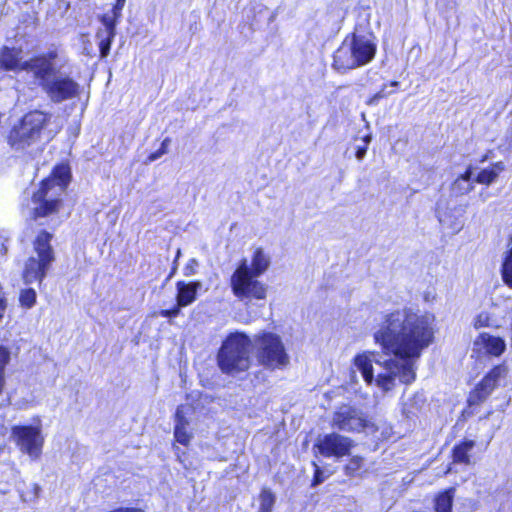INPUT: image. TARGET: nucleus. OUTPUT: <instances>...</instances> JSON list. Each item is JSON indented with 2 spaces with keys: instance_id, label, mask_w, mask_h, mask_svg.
Here are the masks:
<instances>
[{
  "instance_id": "obj_1",
  "label": "nucleus",
  "mask_w": 512,
  "mask_h": 512,
  "mask_svg": "<svg viewBox=\"0 0 512 512\" xmlns=\"http://www.w3.org/2000/svg\"><path fill=\"white\" fill-rule=\"evenodd\" d=\"M434 326L433 314L412 307L384 312L373 338L386 355L394 358L383 362L384 372L376 378L372 364H381L378 353L365 351L357 354L353 364L368 385L375 381L383 392L392 390L396 380L410 384L416 378V362L434 340Z\"/></svg>"
},
{
  "instance_id": "obj_2",
  "label": "nucleus",
  "mask_w": 512,
  "mask_h": 512,
  "mask_svg": "<svg viewBox=\"0 0 512 512\" xmlns=\"http://www.w3.org/2000/svg\"><path fill=\"white\" fill-rule=\"evenodd\" d=\"M58 52L51 49L29 59L24 66L38 82L47 98L54 104H60L78 98L80 84L67 74H56Z\"/></svg>"
},
{
  "instance_id": "obj_3",
  "label": "nucleus",
  "mask_w": 512,
  "mask_h": 512,
  "mask_svg": "<svg viewBox=\"0 0 512 512\" xmlns=\"http://www.w3.org/2000/svg\"><path fill=\"white\" fill-rule=\"evenodd\" d=\"M70 180V169L67 165H58L52 175L41 182L40 188L33 193L34 218L49 216L58 211L61 197Z\"/></svg>"
},
{
  "instance_id": "obj_4",
  "label": "nucleus",
  "mask_w": 512,
  "mask_h": 512,
  "mask_svg": "<svg viewBox=\"0 0 512 512\" xmlns=\"http://www.w3.org/2000/svg\"><path fill=\"white\" fill-rule=\"evenodd\" d=\"M377 46L371 36L352 33L347 35L333 56V67L337 71H347L370 63L376 54Z\"/></svg>"
},
{
  "instance_id": "obj_5",
  "label": "nucleus",
  "mask_w": 512,
  "mask_h": 512,
  "mask_svg": "<svg viewBox=\"0 0 512 512\" xmlns=\"http://www.w3.org/2000/svg\"><path fill=\"white\" fill-rule=\"evenodd\" d=\"M252 340L244 332H231L223 340L218 353L219 369L228 375H236L249 369Z\"/></svg>"
},
{
  "instance_id": "obj_6",
  "label": "nucleus",
  "mask_w": 512,
  "mask_h": 512,
  "mask_svg": "<svg viewBox=\"0 0 512 512\" xmlns=\"http://www.w3.org/2000/svg\"><path fill=\"white\" fill-rule=\"evenodd\" d=\"M52 114L40 110L26 113L8 135V143L15 151H25L37 144L46 133Z\"/></svg>"
},
{
  "instance_id": "obj_7",
  "label": "nucleus",
  "mask_w": 512,
  "mask_h": 512,
  "mask_svg": "<svg viewBox=\"0 0 512 512\" xmlns=\"http://www.w3.org/2000/svg\"><path fill=\"white\" fill-rule=\"evenodd\" d=\"M52 234L41 231L33 242V254L25 262L22 277L25 284L38 282L45 279L55 260L54 250L51 246Z\"/></svg>"
},
{
  "instance_id": "obj_8",
  "label": "nucleus",
  "mask_w": 512,
  "mask_h": 512,
  "mask_svg": "<svg viewBox=\"0 0 512 512\" xmlns=\"http://www.w3.org/2000/svg\"><path fill=\"white\" fill-rule=\"evenodd\" d=\"M257 352V359L261 365L268 369H283L289 364V356L285 346L277 334L262 332L253 340Z\"/></svg>"
},
{
  "instance_id": "obj_9",
  "label": "nucleus",
  "mask_w": 512,
  "mask_h": 512,
  "mask_svg": "<svg viewBox=\"0 0 512 512\" xmlns=\"http://www.w3.org/2000/svg\"><path fill=\"white\" fill-rule=\"evenodd\" d=\"M250 271L247 259H242L230 279L231 290L240 300H262L266 297V286Z\"/></svg>"
},
{
  "instance_id": "obj_10",
  "label": "nucleus",
  "mask_w": 512,
  "mask_h": 512,
  "mask_svg": "<svg viewBox=\"0 0 512 512\" xmlns=\"http://www.w3.org/2000/svg\"><path fill=\"white\" fill-rule=\"evenodd\" d=\"M11 437L21 452L36 460L42 453L44 439L40 425H16L11 429Z\"/></svg>"
},
{
  "instance_id": "obj_11",
  "label": "nucleus",
  "mask_w": 512,
  "mask_h": 512,
  "mask_svg": "<svg viewBox=\"0 0 512 512\" xmlns=\"http://www.w3.org/2000/svg\"><path fill=\"white\" fill-rule=\"evenodd\" d=\"M332 424L335 428L346 432L369 434L375 431L374 424L368 421L360 410L348 405L340 407L334 413Z\"/></svg>"
},
{
  "instance_id": "obj_12",
  "label": "nucleus",
  "mask_w": 512,
  "mask_h": 512,
  "mask_svg": "<svg viewBox=\"0 0 512 512\" xmlns=\"http://www.w3.org/2000/svg\"><path fill=\"white\" fill-rule=\"evenodd\" d=\"M353 446L354 442L352 439L335 432L320 436L315 443V448L318 449V452L327 458H341L349 455Z\"/></svg>"
},
{
  "instance_id": "obj_13",
  "label": "nucleus",
  "mask_w": 512,
  "mask_h": 512,
  "mask_svg": "<svg viewBox=\"0 0 512 512\" xmlns=\"http://www.w3.org/2000/svg\"><path fill=\"white\" fill-rule=\"evenodd\" d=\"M507 373L508 369L503 364L493 367L470 393L469 402L478 404L486 400L498 386L499 381L507 376Z\"/></svg>"
},
{
  "instance_id": "obj_14",
  "label": "nucleus",
  "mask_w": 512,
  "mask_h": 512,
  "mask_svg": "<svg viewBox=\"0 0 512 512\" xmlns=\"http://www.w3.org/2000/svg\"><path fill=\"white\" fill-rule=\"evenodd\" d=\"M193 409L190 405H179L174 415V438L181 445H189L192 439V433L188 431L189 416Z\"/></svg>"
},
{
  "instance_id": "obj_15",
  "label": "nucleus",
  "mask_w": 512,
  "mask_h": 512,
  "mask_svg": "<svg viewBox=\"0 0 512 512\" xmlns=\"http://www.w3.org/2000/svg\"><path fill=\"white\" fill-rule=\"evenodd\" d=\"M102 27L96 32L100 57L105 58L110 53L112 41L116 35V24L109 17H99Z\"/></svg>"
},
{
  "instance_id": "obj_16",
  "label": "nucleus",
  "mask_w": 512,
  "mask_h": 512,
  "mask_svg": "<svg viewBox=\"0 0 512 512\" xmlns=\"http://www.w3.org/2000/svg\"><path fill=\"white\" fill-rule=\"evenodd\" d=\"M29 60L21 61V50L9 47H3L0 51V71H26L29 70L24 68L25 64Z\"/></svg>"
},
{
  "instance_id": "obj_17",
  "label": "nucleus",
  "mask_w": 512,
  "mask_h": 512,
  "mask_svg": "<svg viewBox=\"0 0 512 512\" xmlns=\"http://www.w3.org/2000/svg\"><path fill=\"white\" fill-rule=\"evenodd\" d=\"M474 347L477 351L483 349L487 354L498 357L505 351L506 343L501 337L481 333L475 339Z\"/></svg>"
},
{
  "instance_id": "obj_18",
  "label": "nucleus",
  "mask_w": 512,
  "mask_h": 512,
  "mask_svg": "<svg viewBox=\"0 0 512 512\" xmlns=\"http://www.w3.org/2000/svg\"><path fill=\"white\" fill-rule=\"evenodd\" d=\"M201 286L202 285L199 281H193L189 283L178 281L176 284L178 306L186 307L193 303L196 299L197 291L201 288Z\"/></svg>"
},
{
  "instance_id": "obj_19",
  "label": "nucleus",
  "mask_w": 512,
  "mask_h": 512,
  "mask_svg": "<svg viewBox=\"0 0 512 512\" xmlns=\"http://www.w3.org/2000/svg\"><path fill=\"white\" fill-rule=\"evenodd\" d=\"M474 170L469 166L466 171L460 175L452 184L451 192L455 196H460L469 193L473 189L472 176Z\"/></svg>"
},
{
  "instance_id": "obj_20",
  "label": "nucleus",
  "mask_w": 512,
  "mask_h": 512,
  "mask_svg": "<svg viewBox=\"0 0 512 512\" xmlns=\"http://www.w3.org/2000/svg\"><path fill=\"white\" fill-rule=\"evenodd\" d=\"M250 266V271L255 276H261L270 266V257L262 248H256Z\"/></svg>"
},
{
  "instance_id": "obj_21",
  "label": "nucleus",
  "mask_w": 512,
  "mask_h": 512,
  "mask_svg": "<svg viewBox=\"0 0 512 512\" xmlns=\"http://www.w3.org/2000/svg\"><path fill=\"white\" fill-rule=\"evenodd\" d=\"M505 165L503 162H496L490 167L482 169L476 176L475 181L479 184L489 185L493 183L499 174L504 171Z\"/></svg>"
},
{
  "instance_id": "obj_22",
  "label": "nucleus",
  "mask_w": 512,
  "mask_h": 512,
  "mask_svg": "<svg viewBox=\"0 0 512 512\" xmlns=\"http://www.w3.org/2000/svg\"><path fill=\"white\" fill-rule=\"evenodd\" d=\"M475 441L464 440L453 448V461L455 463L469 464L470 455L469 452L474 448Z\"/></svg>"
},
{
  "instance_id": "obj_23",
  "label": "nucleus",
  "mask_w": 512,
  "mask_h": 512,
  "mask_svg": "<svg viewBox=\"0 0 512 512\" xmlns=\"http://www.w3.org/2000/svg\"><path fill=\"white\" fill-rule=\"evenodd\" d=\"M454 495V487H450L439 493L435 498L436 512H451Z\"/></svg>"
},
{
  "instance_id": "obj_24",
  "label": "nucleus",
  "mask_w": 512,
  "mask_h": 512,
  "mask_svg": "<svg viewBox=\"0 0 512 512\" xmlns=\"http://www.w3.org/2000/svg\"><path fill=\"white\" fill-rule=\"evenodd\" d=\"M501 277L505 285L512 289V245L503 254Z\"/></svg>"
},
{
  "instance_id": "obj_25",
  "label": "nucleus",
  "mask_w": 512,
  "mask_h": 512,
  "mask_svg": "<svg viewBox=\"0 0 512 512\" xmlns=\"http://www.w3.org/2000/svg\"><path fill=\"white\" fill-rule=\"evenodd\" d=\"M11 351L6 346L0 345V395L2 394L6 379H5V369L8 363L10 362Z\"/></svg>"
},
{
  "instance_id": "obj_26",
  "label": "nucleus",
  "mask_w": 512,
  "mask_h": 512,
  "mask_svg": "<svg viewBox=\"0 0 512 512\" xmlns=\"http://www.w3.org/2000/svg\"><path fill=\"white\" fill-rule=\"evenodd\" d=\"M37 299V293L33 288H25L20 291L19 303L22 308L31 309Z\"/></svg>"
},
{
  "instance_id": "obj_27",
  "label": "nucleus",
  "mask_w": 512,
  "mask_h": 512,
  "mask_svg": "<svg viewBox=\"0 0 512 512\" xmlns=\"http://www.w3.org/2000/svg\"><path fill=\"white\" fill-rule=\"evenodd\" d=\"M260 506L258 512H272L275 496L269 489H263L259 496Z\"/></svg>"
},
{
  "instance_id": "obj_28",
  "label": "nucleus",
  "mask_w": 512,
  "mask_h": 512,
  "mask_svg": "<svg viewBox=\"0 0 512 512\" xmlns=\"http://www.w3.org/2000/svg\"><path fill=\"white\" fill-rule=\"evenodd\" d=\"M125 5V2L116 0L115 5L111 9V11L101 15L100 17H109L113 23L117 25L118 19L121 16V11Z\"/></svg>"
},
{
  "instance_id": "obj_29",
  "label": "nucleus",
  "mask_w": 512,
  "mask_h": 512,
  "mask_svg": "<svg viewBox=\"0 0 512 512\" xmlns=\"http://www.w3.org/2000/svg\"><path fill=\"white\" fill-rule=\"evenodd\" d=\"M363 465V458L354 456L350 459L349 463L345 466L346 474L349 476L354 475Z\"/></svg>"
},
{
  "instance_id": "obj_30",
  "label": "nucleus",
  "mask_w": 512,
  "mask_h": 512,
  "mask_svg": "<svg viewBox=\"0 0 512 512\" xmlns=\"http://www.w3.org/2000/svg\"><path fill=\"white\" fill-rule=\"evenodd\" d=\"M478 508V502L471 498H463L459 503L460 512H475Z\"/></svg>"
},
{
  "instance_id": "obj_31",
  "label": "nucleus",
  "mask_w": 512,
  "mask_h": 512,
  "mask_svg": "<svg viewBox=\"0 0 512 512\" xmlns=\"http://www.w3.org/2000/svg\"><path fill=\"white\" fill-rule=\"evenodd\" d=\"M436 214H437L439 222L442 225L450 226L453 229V231H455V232H457V231H459L461 229L462 225L460 223H449V220H448V217H447L446 213H442L441 212L439 205L437 206Z\"/></svg>"
},
{
  "instance_id": "obj_32",
  "label": "nucleus",
  "mask_w": 512,
  "mask_h": 512,
  "mask_svg": "<svg viewBox=\"0 0 512 512\" xmlns=\"http://www.w3.org/2000/svg\"><path fill=\"white\" fill-rule=\"evenodd\" d=\"M370 141H371V136L365 135L363 137V145L357 146L355 156L358 160H362L365 157Z\"/></svg>"
},
{
  "instance_id": "obj_33",
  "label": "nucleus",
  "mask_w": 512,
  "mask_h": 512,
  "mask_svg": "<svg viewBox=\"0 0 512 512\" xmlns=\"http://www.w3.org/2000/svg\"><path fill=\"white\" fill-rule=\"evenodd\" d=\"M170 143L169 138H166L162 141L160 148H158L157 151L151 153L148 157L149 161L153 162L160 158L163 154L167 152V147Z\"/></svg>"
},
{
  "instance_id": "obj_34",
  "label": "nucleus",
  "mask_w": 512,
  "mask_h": 512,
  "mask_svg": "<svg viewBox=\"0 0 512 512\" xmlns=\"http://www.w3.org/2000/svg\"><path fill=\"white\" fill-rule=\"evenodd\" d=\"M490 321V315L487 312H481L477 315L474 321V327L475 328H482V327H488Z\"/></svg>"
},
{
  "instance_id": "obj_35",
  "label": "nucleus",
  "mask_w": 512,
  "mask_h": 512,
  "mask_svg": "<svg viewBox=\"0 0 512 512\" xmlns=\"http://www.w3.org/2000/svg\"><path fill=\"white\" fill-rule=\"evenodd\" d=\"M198 261L195 258H191L183 268V274L186 277H190L197 273Z\"/></svg>"
},
{
  "instance_id": "obj_36",
  "label": "nucleus",
  "mask_w": 512,
  "mask_h": 512,
  "mask_svg": "<svg viewBox=\"0 0 512 512\" xmlns=\"http://www.w3.org/2000/svg\"><path fill=\"white\" fill-rule=\"evenodd\" d=\"M314 466H315V472H314V477H313V481H312V486H317L324 481L325 477L323 475V471L321 470V468L318 467L316 464H314Z\"/></svg>"
},
{
  "instance_id": "obj_37",
  "label": "nucleus",
  "mask_w": 512,
  "mask_h": 512,
  "mask_svg": "<svg viewBox=\"0 0 512 512\" xmlns=\"http://www.w3.org/2000/svg\"><path fill=\"white\" fill-rule=\"evenodd\" d=\"M385 88H386V85L383 87V89L379 92H377L368 102V104L370 105H373V104H377L378 101L381 99V98H384L386 96H388L389 94H391L392 92H386L385 91Z\"/></svg>"
},
{
  "instance_id": "obj_38",
  "label": "nucleus",
  "mask_w": 512,
  "mask_h": 512,
  "mask_svg": "<svg viewBox=\"0 0 512 512\" xmlns=\"http://www.w3.org/2000/svg\"><path fill=\"white\" fill-rule=\"evenodd\" d=\"M180 306H176L174 307L173 309H169V310H163L161 312V315L164 316V317H176L179 312H180Z\"/></svg>"
},
{
  "instance_id": "obj_39",
  "label": "nucleus",
  "mask_w": 512,
  "mask_h": 512,
  "mask_svg": "<svg viewBox=\"0 0 512 512\" xmlns=\"http://www.w3.org/2000/svg\"><path fill=\"white\" fill-rule=\"evenodd\" d=\"M180 255H181V250L178 249L177 252H176L175 260H174V265L172 267L171 273H170L168 278H171L174 275V273L176 272V270H177V260L179 259Z\"/></svg>"
},
{
  "instance_id": "obj_40",
  "label": "nucleus",
  "mask_w": 512,
  "mask_h": 512,
  "mask_svg": "<svg viewBox=\"0 0 512 512\" xmlns=\"http://www.w3.org/2000/svg\"><path fill=\"white\" fill-rule=\"evenodd\" d=\"M434 299H435V295H434L432 292H430V291L425 292V294H424V300H425L426 302H431V301H433Z\"/></svg>"
},
{
  "instance_id": "obj_41",
  "label": "nucleus",
  "mask_w": 512,
  "mask_h": 512,
  "mask_svg": "<svg viewBox=\"0 0 512 512\" xmlns=\"http://www.w3.org/2000/svg\"><path fill=\"white\" fill-rule=\"evenodd\" d=\"M403 413L406 414L407 417H410V415H414V412L408 407L407 403L404 404Z\"/></svg>"
},
{
  "instance_id": "obj_42",
  "label": "nucleus",
  "mask_w": 512,
  "mask_h": 512,
  "mask_svg": "<svg viewBox=\"0 0 512 512\" xmlns=\"http://www.w3.org/2000/svg\"><path fill=\"white\" fill-rule=\"evenodd\" d=\"M174 450H175V454L178 458L179 461H181V457H180V449L178 447H174Z\"/></svg>"
},
{
  "instance_id": "obj_43",
  "label": "nucleus",
  "mask_w": 512,
  "mask_h": 512,
  "mask_svg": "<svg viewBox=\"0 0 512 512\" xmlns=\"http://www.w3.org/2000/svg\"><path fill=\"white\" fill-rule=\"evenodd\" d=\"M389 85L391 87H397L399 85V83L397 81H392Z\"/></svg>"
},
{
  "instance_id": "obj_44",
  "label": "nucleus",
  "mask_w": 512,
  "mask_h": 512,
  "mask_svg": "<svg viewBox=\"0 0 512 512\" xmlns=\"http://www.w3.org/2000/svg\"><path fill=\"white\" fill-rule=\"evenodd\" d=\"M2 251H6V248H5V246H4L3 244H2V246H1V252H2Z\"/></svg>"
}]
</instances>
